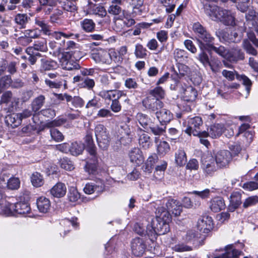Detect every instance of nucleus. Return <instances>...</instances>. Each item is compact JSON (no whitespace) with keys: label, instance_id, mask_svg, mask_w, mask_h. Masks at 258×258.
I'll return each instance as SVG.
<instances>
[{"label":"nucleus","instance_id":"1","mask_svg":"<svg viewBox=\"0 0 258 258\" xmlns=\"http://www.w3.org/2000/svg\"><path fill=\"white\" fill-rule=\"evenodd\" d=\"M204 9L205 13L212 21L221 22L226 26L235 25V18L230 11L210 4H205Z\"/></svg>","mask_w":258,"mask_h":258},{"label":"nucleus","instance_id":"2","mask_svg":"<svg viewBox=\"0 0 258 258\" xmlns=\"http://www.w3.org/2000/svg\"><path fill=\"white\" fill-rule=\"evenodd\" d=\"M156 218L152 219L151 223L155 232V240L158 235H163L169 231L168 222L170 220V214L164 208L156 210Z\"/></svg>","mask_w":258,"mask_h":258},{"label":"nucleus","instance_id":"3","mask_svg":"<svg viewBox=\"0 0 258 258\" xmlns=\"http://www.w3.org/2000/svg\"><path fill=\"white\" fill-rule=\"evenodd\" d=\"M192 29L201 50H207L214 43L215 38L199 22L193 24Z\"/></svg>","mask_w":258,"mask_h":258},{"label":"nucleus","instance_id":"4","mask_svg":"<svg viewBox=\"0 0 258 258\" xmlns=\"http://www.w3.org/2000/svg\"><path fill=\"white\" fill-rule=\"evenodd\" d=\"M203 126V120L201 117L195 116L188 118L187 126L185 132L190 136L192 134L195 136H207L208 133L206 131L201 132V127Z\"/></svg>","mask_w":258,"mask_h":258},{"label":"nucleus","instance_id":"5","mask_svg":"<svg viewBox=\"0 0 258 258\" xmlns=\"http://www.w3.org/2000/svg\"><path fill=\"white\" fill-rule=\"evenodd\" d=\"M95 134L99 147L105 150L109 146L110 137L107 128L104 125L98 124L94 129Z\"/></svg>","mask_w":258,"mask_h":258},{"label":"nucleus","instance_id":"6","mask_svg":"<svg viewBox=\"0 0 258 258\" xmlns=\"http://www.w3.org/2000/svg\"><path fill=\"white\" fill-rule=\"evenodd\" d=\"M216 36L219 41L222 43H238L242 38V36L238 34L235 30L225 31L218 29L215 32Z\"/></svg>","mask_w":258,"mask_h":258},{"label":"nucleus","instance_id":"7","mask_svg":"<svg viewBox=\"0 0 258 258\" xmlns=\"http://www.w3.org/2000/svg\"><path fill=\"white\" fill-rule=\"evenodd\" d=\"M201 168L207 175L212 176L219 168L216 163L214 157L211 154L204 155L202 158Z\"/></svg>","mask_w":258,"mask_h":258},{"label":"nucleus","instance_id":"8","mask_svg":"<svg viewBox=\"0 0 258 258\" xmlns=\"http://www.w3.org/2000/svg\"><path fill=\"white\" fill-rule=\"evenodd\" d=\"M143 106L150 112L155 113L158 111L164 106V103L160 99L147 96L142 101Z\"/></svg>","mask_w":258,"mask_h":258},{"label":"nucleus","instance_id":"9","mask_svg":"<svg viewBox=\"0 0 258 258\" xmlns=\"http://www.w3.org/2000/svg\"><path fill=\"white\" fill-rule=\"evenodd\" d=\"M216 163L219 168H227L232 161V155L229 151L221 150L214 157Z\"/></svg>","mask_w":258,"mask_h":258},{"label":"nucleus","instance_id":"10","mask_svg":"<svg viewBox=\"0 0 258 258\" xmlns=\"http://www.w3.org/2000/svg\"><path fill=\"white\" fill-rule=\"evenodd\" d=\"M99 96L105 100L111 101L119 100L122 97H126V94L122 90L114 88L110 90H103L99 92Z\"/></svg>","mask_w":258,"mask_h":258},{"label":"nucleus","instance_id":"11","mask_svg":"<svg viewBox=\"0 0 258 258\" xmlns=\"http://www.w3.org/2000/svg\"><path fill=\"white\" fill-rule=\"evenodd\" d=\"M134 230L139 235L141 236L147 235L151 241L155 240V232L153 229L152 223H149L146 226V229L143 224L136 223L134 227Z\"/></svg>","mask_w":258,"mask_h":258},{"label":"nucleus","instance_id":"12","mask_svg":"<svg viewBox=\"0 0 258 258\" xmlns=\"http://www.w3.org/2000/svg\"><path fill=\"white\" fill-rule=\"evenodd\" d=\"M73 83H76L79 88L92 90L95 85L94 79L88 77L76 76L73 78Z\"/></svg>","mask_w":258,"mask_h":258},{"label":"nucleus","instance_id":"13","mask_svg":"<svg viewBox=\"0 0 258 258\" xmlns=\"http://www.w3.org/2000/svg\"><path fill=\"white\" fill-rule=\"evenodd\" d=\"M198 229L204 233H208L213 227L211 217L207 215L201 216L197 222Z\"/></svg>","mask_w":258,"mask_h":258},{"label":"nucleus","instance_id":"14","mask_svg":"<svg viewBox=\"0 0 258 258\" xmlns=\"http://www.w3.org/2000/svg\"><path fill=\"white\" fill-rule=\"evenodd\" d=\"M131 248L135 256H141L145 251L146 245L143 239L136 237L133 239L131 242Z\"/></svg>","mask_w":258,"mask_h":258},{"label":"nucleus","instance_id":"15","mask_svg":"<svg viewBox=\"0 0 258 258\" xmlns=\"http://www.w3.org/2000/svg\"><path fill=\"white\" fill-rule=\"evenodd\" d=\"M166 206L167 210L165 209V210L167 211L170 215V213H171L175 216H177L180 215L182 212V206L181 204L179 201L174 199L169 198L166 203Z\"/></svg>","mask_w":258,"mask_h":258},{"label":"nucleus","instance_id":"16","mask_svg":"<svg viewBox=\"0 0 258 258\" xmlns=\"http://www.w3.org/2000/svg\"><path fill=\"white\" fill-rule=\"evenodd\" d=\"M245 58V54L239 47H232L228 51L227 60L230 62H237Z\"/></svg>","mask_w":258,"mask_h":258},{"label":"nucleus","instance_id":"17","mask_svg":"<svg viewBox=\"0 0 258 258\" xmlns=\"http://www.w3.org/2000/svg\"><path fill=\"white\" fill-rule=\"evenodd\" d=\"M91 57L97 63H102L107 64H110L109 53L106 51H94L91 53Z\"/></svg>","mask_w":258,"mask_h":258},{"label":"nucleus","instance_id":"18","mask_svg":"<svg viewBox=\"0 0 258 258\" xmlns=\"http://www.w3.org/2000/svg\"><path fill=\"white\" fill-rule=\"evenodd\" d=\"M201 50V52L198 55V59L205 67L209 66L213 72H217L218 64H216V62H214L213 61L209 60V56L205 52L207 51L206 50Z\"/></svg>","mask_w":258,"mask_h":258},{"label":"nucleus","instance_id":"19","mask_svg":"<svg viewBox=\"0 0 258 258\" xmlns=\"http://www.w3.org/2000/svg\"><path fill=\"white\" fill-rule=\"evenodd\" d=\"M156 116L162 125H166L172 119L171 112L166 109L161 108L155 113Z\"/></svg>","mask_w":258,"mask_h":258},{"label":"nucleus","instance_id":"20","mask_svg":"<svg viewBox=\"0 0 258 258\" xmlns=\"http://www.w3.org/2000/svg\"><path fill=\"white\" fill-rule=\"evenodd\" d=\"M209 206L211 210L215 213L219 212L225 208L224 201L220 197L212 199L209 203Z\"/></svg>","mask_w":258,"mask_h":258},{"label":"nucleus","instance_id":"21","mask_svg":"<svg viewBox=\"0 0 258 258\" xmlns=\"http://www.w3.org/2000/svg\"><path fill=\"white\" fill-rule=\"evenodd\" d=\"M128 157L130 161L132 163L140 165L144 161V157L140 149L138 148H134L128 152Z\"/></svg>","mask_w":258,"mask_h":258},{"label":"nucleus","instance_id":"22","mask_svg":"<svg viewBox=\"0 0 258 258\" xmlns=\"http://www.w3.org/2000/svg\"><path fill=\"white\" fill-rule=\"evenodd\" d=\"M242 254V252L237 250L233 244H230L225 247V252L224 254L214 258H238Z\"/></svg>","mask_w":258,"mask_h":258},{"label":"nucleus","instance_id":"23","mask_svg":"<svg viewBox=\"0 0 258 258\" xmlns=\"http://www.w3.org/2000/svg\"><path fill=\"white\" fill-rule=\"evenodd\" d=\"M85 143L86 145V150L90 155L96 154V148L94 143L92 137V131L91 130L87 131L84 138Z\"/></svg>","mask_w":258,"mask_h":258},{"label":"nucleus","instance_id":"24","mask_svg":"<svg viewBox=\"0 0 258 258\" xmlns=\"http://www.w3.org/2000/svg\"><path fill=\"white\" fill-rule=\"evenodd\" d=\"M72 51H71V54H70V52H67L66 54L64 55L63 57L62 58V60H64L62 62L63 68L67 70H72L73 68L77 69V67L79 66L78 64H75L73 67L72 66L71 61L67 59V57L68 55L70 57H73V58L77 60L78 58H80V56L77 54L80 53L79 51H76L73 53H72Z\"/></svg>","mask_w":258,"mask_h":258},{"label":"nucleus","instance_id":"25","mask_svg":"<svg viewBox=\"0 0 258 258\" xmlns=\"http://www.w3.org/2000/svg\"><path fill=\"white\" fill-rule=\"evenodd\" d=\"M100 83L104 87L118 89L120 87V83L115 81L110 75H103L100 77Z\"/></svg>","mask_w":258,"mask_h":258},{"label":"nucleus","instance_id":"26","mask_svg":"<svg viewBox=\"0 0 258 258\" xmlns=\"http://www.w3.org/2000/svg\"><path fill=\"white\" fill-rule=\"evenodd\" d=\"M67 192L66 185L61 182H57L50 190V194L54 197L60 198L63 197Z\"/></svg>","mask_w":258,"mask_h":258},{"label":"nucleus","instance_id":"27","mask_svg":"<svg viewBox=\"0 0 258 258\" xmlns=\"http://www.w3.org/2000/svg\"><path fill=\"white\" fill-rule=\"evenodd\" d=\"M122 4V0H112L107 10L108 13L113 16L119 15L123 12Z\"/></svg>","mask_w":258,"mask_h":258},{"label":"nucleus","instance_id":"28","mask_svg":"<svg viewBox=\"0 0 258 258\" xmlns=\"http://www.w3.org/2000/svg\"><path fill=\"white\" fill-rule=\"evenodd\" d=\"M88 11L90 13L94 15H97L101 17L106 16V11L103 6L94 4L90 0L88 1Z\"/></svg>","mask_w":258,"mask_h":258},{"label":"nucleus","instance_id":"29","mask_svg":"<svg viewBox=\"0 0 258 258\" xmlns=\"http://www.w3.org/2000/svg\"><path fill=\"white\" fill-rule=\"evenodd\" d=\"M225 130V127L222 124H214L211 125L208 130L207 136H210L212 138H217L220 137Z\"/></svg>","mask_w":258,"mask_h":258},{"label":"nucleus","instance_id":"30","mask_svg":"<svg viewBox=\"0 0 258 258\" xmlns=\"http://www.w3.org/2000/svg\"><path fill=\"white\" fill-rule=\"evenodd\" d=\"M245 18L247 23L251 24L253 29L258 32V14L254 10H250L246 14Z\"/></svg>","mask_w":258,"mask_h":258},{"label":"nucleus","instance_id":"31","mask_svg":"<svg viewBox=\"0 0 258 258\" xmlns=\"http://www.w3.org/2000/svg\"><path fill=\"white\" fill-rule=\"evenodd\" d=\"M14 210L18 214L25 215L30 213L31 208L28 203L25 202H20L12 205Z\"/></svg>","mask_w":258,"mask_h":258},{"label":"nucleus","instance_id":"32","mask_svg":"<svg viewBox=\"0 0 258 258\" xmlns=\"http://www.w3.org/2000/svg\"><path fill=\"white\" fill-rule=\"evenodd\" d=\"M40 71L41 72L50 71L57 68V63L51 59L42 58L40 60Z\"/></svg>","mask_w":258,"mask_h":258},{"label":"nucleus","instance_id":"33","mask_svg":"<svg viewBox=\"0 0 258 258\" xmlns=\"http://www.w3.org/2000/svg\"><path fill=\"white\" fill-rule=\"evenodd\" d=\"M37 206L39 212L47 213L50 208V201L46 198L41 197L37 200Z\"/></svg>","mask_w":258,"mask_h":258},{"label":"nucleus","instance_id":"34","mask_svg":"<svg viewBox=\"0 0 258 258\" xmlns=\"http://www.w3.org/2000/svg\"><path fill=\"white\" fill-rule=\"evenodd\" d=\"M30 20V18L26 14H18L14 19L15 22L18 26L19 29H25L26 25Z\"/></svg>","mask_w":258,"mask_h":258},{"label":"nucleus","instance_id":"35","mask_svg":"<svg viewBox=\"0 0 258 258\" xmlns=\"http://www.w3.org/2000/svg\"><path fill=\"white\" fill-rule=\"evenodd\" d=\"M229 49H226L222 45L216 46L214 45V43L207 50L209 53H211L214 52L222 56V57L227 59Z\"/></svg>","mask_w":258,"mask_h":258},{"label":"nucleus","instance_id":"36","mask_svg":"<svg viewBox=\"0 0 258 258\" xmlns=\"http://www.w3.org/2000/svg\"><path fill=\"white\" fill-rule=\"evenodd\" d=\"M84 101L80 97L69 95L67 99V105L71 109H73L72 107L81 108L84 106Z\"/></svg>","mask_w":258,"mask_h":258},{"label":"nucleus","instance_id":"37","mask_svg":"<svg viewBox=\"0 0 258 258\" xmlns=\"http://www.w3.org/2000/svg\"><path fill=\"white\" fill-rule=\"evenodd\" d=\"M197 95V91L195 88L191 86L187 87L185 89L183 93L184 101L193 102L196 100Z\"/></svg>","mask_w":258,"mask_h":258},{"label":"nucleus","instance_id":"38","mask_svg":"<svg viewBox=\"0 0 258 258\" xmlns=\"http://www.w3.org/2000/svg\"><path fill=\"white\" fill-rule=\"evenodd\" d=\"M136 119L140 124L146 130L153 123L152 119L147 115L143 113H138L136 115Z\"/></svg>","mask_w":258,"mask_h":258},{"label":"nucleus","instance_id":"39","mask_svg":"<svg viewBox=\"0 0 258 258\" xmlns=\"http://www.w3.org/2000/svg\"><path fill=\"white\" fill-rule=\"evenodd\" d=\"M12 205L14 204H10L5 199L0 200V215L4 214L7 216H10L12 213L13 208Z\"/></svg>","mask_w":258,"mask_h":258},{"label":"nucleus","instance_id":"40","mask_svg":"<svg viewBox=\"0 0 258 258\" xmlns=\"http://www.w3.org/2000/svg\"><path fill=\"white\" fill-rule=\"evenodd\" d=\"M35 24L41 28L39 32H42L43 34L47 35L50 34V28L48 23L42 18L36 17L34 20Z\"/></svg>","mask_w":258,"mask_h":258},{"label":"nucleus","instance_id":"41","mask_svg":"<svg viewBox=\"0 0 258 258\" xmlns=\"http://www.w3.org/2000/svg\"><path fill=\"white\" fill-rule=\"evenodd\" d=\"M80 26L85 32L90 33L95 30L96 24L93 20L86 18L80 22Z\"/></svg>","mask_w":258,"mask_h":258},{"label":"nucleus","instance_id":"42","mask_svg":"<svg viewBox=\"0 0 258 258\" xmlns=\"http://www.w3.org/2000/svg\"><path fill=\"white\" fill-rule=\"evenodd\" d=\"M6 121L12 128H15L21 124L22 120L18 113H13L9 115L6 118Z\"/></svg>","mask_w":258,"mask_h":258},{"label":"nucleus","instance_id":"43","mask_svg":"<svg viewBox=\"0 0 258 258\" xmlns=\"http://www.w3.org/2000/svg\"><path fill=\"white\" fill-rule=\"evenodd\" d=\"M123 1L133 7L134 13L138 15L142 14L141 8L143 6L144 0H123Z\"/></svg>","mask_w":258,"mask_h":258},{"label":"nucleus","instance_id":"44","mask_svg":"<svg viewBox=\"0 0 258 258\" xmlns=\"http://www.w3.org/2000/svg\"><path fill=\"white\" fill-rule=\"evenodd\" d=\"M45 100V97L43 95H40L35 98L31 103L32 111L35 112L38 111L44 105Z\"/></svg>","mask_w":258,"mask_h":258},{"label":"nucleus","instance_id":"45","mask_svg":"<svg viewBox=\"0 0 258 258\" xmlns=\"http://www.w3.org/2000/svg\"><path fill=\"white\" fill-rule=\"evenodd\" d=\"M176 163L179 166H182L187 162V158L185 151L179 149L175 154Z\"/></svg>","mask_w":258,"mask_h":258},{"label":"nucleus","instance_id":"46","mask_svg":"<svg viewBox=\"0 0 258 258\" xmlns=\"http://www.w3.org/2000/svg\"><path fill=\"white\" fill-rule=\"evenodd\" d=\"M139 144L140 146L144 149L149 148L151 145V141L149 136L145 133H142L139 135Z\"/></svg>","mask_w":258,"mask_h":258},{"label":"nucleus","instance_id":"47","mask_svg":"<svg viewBox=\"0 0 258 258\" xmlns=\"http://www.w3.org/2000/svg\"><path fill=\"white\" fill-rule=\"evenodd\" d=\"M84 150V145L81 143L73 142L70 145V153L74 156L81 154Z\"/></svg>","mask_w":258,"mask_h":258},{"label":"nucleus","instance_id":"48","mask_svg":"<svg viewBox=\"0 0 258 258\" xmlns=\"http://www.w3.org/2000/svg\"><path fill=\"white\" fill-rule=\"evenodd\" d=\"M92 161H87L86 164V168L90 174H94L97 169V158L96 154L91 155Z\"/></svg>","mask_w":258,"mask_h":258},{"label":"nucleus","instance_id":"49","mask_svg":"<svg viewBox=\"0 0 258 258\" xmlns=\"http://www.w3.org/2000/svg\"><path fill=\"white\" fill-rule=\"evenodd\" d=\"M29 47H32L35 50L40 52H46L47 51V42L45 39H42L35 41L32 46Z\"/></svg>","mask_w":258,"mask_h":258},{"label":"nucleus","instance_id":"50","mask_svg":"<svg viewBox=\"0 0 258 258\" xmlns=\"http://www.w3.org/2000/svg\"><path fill=\"white\" fill-rule=\"evenodd\" d=\"M230 204L236 209L241 204V195L238 191L233 192L230 196Z\"/></svg>","mask_w":258,"mask_h":258},{"label":"nucleus","instance_id":"51","mask_svg":"<svg viewBox=\"0 0 258 258\" xmlns=\"http://www.w3.org/2000/svg\"><path fill=\"white\" fill-rule=\"evenodd\" d=\"M174 58L178 63L183 62L187 58V52L183 49L176 48L173 52Z\"/></svg>","mask_w":258,"mask_h":258},{"label":"nucleus","instance_id":"52","mask_svg":"<svg viewBox=\"0 0 258 258\" xmlns=\"http://www.w3.org/2000/svg\"><path fill=\"white\" fill-rule=\"evenodd\" d=\"M134 54L137 58H144L147 55V50L141 44L137 43L135 45Z\"/></svg>","mask_w":258,"mask_h":258},{"label":"nucleus","instance_id":"53","mask_svg":"<svg viewBox=\"0 0 258 258\" xmlns=\"http://www.w3.org/2000/svg\"><path fill=\"white\" fill-rule=\"evenodd\" d=\"M146 132L152 133L155 136H161L165 132V127H159L158 125H155L153 122L146 130Z\"/></svg>","mask_w":258,"mask_h":258},{"label":"nucleus","instance_id":"54","mask_svg":"<svg viewBox=\"0 0 258 258\" xmlns=\"http://www.w3.org/2000/svg\"><path fill=\"white\" fill-rule=\"evenodd\" d=\"M149 94L152 98H158L160 100L164 98L165 95L164 90L161 87H156L154 89L150 90Z\"/></svg>","mask_w":258,"mask_h":258},{"label":"nucleus","instance_id":"55","mask_svg":"<svg viewBox=\"0 0 258 258\" xmlns=\"http://www.w3.org/2000/svg\"><path fill=\"white\" fill-rule=\"evenodd\" d=\"M31 181L32 185L36 187H40L44 183L42 176L39 172L34 173L31 177Z\"/></svg>","mask_w":258,"mask_h":258},{"label":"nucleus","instance_id":"56","mask_svg":"<svg viewBox=\"0 0 258 258\" xmlns=\"http://www.w3.org/2000/svg\"><path fill=\"white\" fill-rule=\"evenodd\" d=\"M59 4L64 11L73 12L77 10L76 4H74L73 2H71L68 0H62L59 1Z\"/></svg>","mask_w":258,"mask_h":258},{"label":"nucleus","instance_id":"57","mask_svg":"<svg viewBox=\"0 0 258 258\" xmlns=\"http://www.w3.org/2000/svg\"><path fill=\"white\" fill-rule=\"evenodd\" d=\"M170 150V146L166 141H162L157 145V151L159 155L164 156Z\"/></svg>","mask_w":258,"mask_h":258},{"label":"nucleus","instance_id":"58","mask_svg":"<svg viewBox=\"0 0 258 258\" xmlns=\"http://www.w3.org/2000/svg\"><path fill=\"white\" fill-rule=\"evenodd\" d=\"M242 47L247 54L253 56L257 55V50L252 46L248 40H243L242 42Z\"/></svg>","mask_w":258,"mask_h":258},{"label":"nucleus","instance_id":"59","mask_svg":"<svg viewBox=\"0 0 258 258\" xmlns=\"http://www.w3.org/2000/svg\"><path fill=\"white\" fill-rule=\"evenodd\" d=\"M20 185V181L19 178L12 177L7 181V186L9 189L12 190L17 189Z\"/></svg>","mask_w":258,"mask_h":258},{"label":"nucleus","instance_id":"60","mask_svg":"<svg viewBox=\"0 0 258 258\" xmlns=\"http://www.w3.org/2000/svg\"><path fill=\"white\" fill-rule=\"evenodd\" d=\"M12 83V78L9 75H6L0 79V94L4 89L9 88Z\"/></svg>","mask_w":258,"mask_h":258},{"label":"nucleus","instance_id":"61","mask_svg":"<svg viewBox=\"0 0 258 258\" xmlns=\"http://www.w3.org/2000/svg\"><path fill=\"white\" fill-rule=\"evenodd\" d=\"M68 199L70 202H76L80 198V195L77 188L75 187H71L68 195Z\"/></svg>","mask_w":258,"mask_h":258},{"label":"nucleus","instance_id":"62","mask_svg":"<svg viewBox=\"0 0 258 258\" xmlns=\"http://www.w3.org/2000/svg\"><path fill=\"white\" fill-rule=\"evenodd\" d=\"M59 164L62 168L66 170L71 171L74 168L72 162L68 158L61 159L59 161Z\"/></svg>","mask_w":258,"mask_h":258},{"label":"nucleus","instance_id":"63","mask_svg":"<svg viewBox=\"0 0 258 258\" xmlns=\"http://www.w3.org/2000/svg\"><path fill=\"white\" fill-rule=\"evenodd\" d=\"M23 34L28 36L32 41L33 39L38 38L40 35L39 31L37 28L25 30Z\"/></svg>","mask_w":258,"mask_h":258},{"label":"nucleus","instance_id":"64","mask_svg":"<svg viewBox=\"0 0 258 258\" xmlns=\"http://www.w3.org/2000/svg\"><path fill=\"white\" fill-rule=\"evenodd\" d=\"M50 134L51 138L56 142H61L64 139L62 134L56 128H50Z\"/></svg>","mask_w":258,"mask_h":258}]
</instances>
